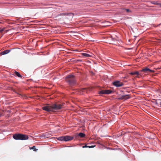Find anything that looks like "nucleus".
<instances>
[{"instance_id":"1","label":"nucleus","mask_w":161,"mask_h":161,"mask_svg":"<svg viewBox=\"0 0 161 161\" xmlns=\"http://www.w3.org/2000/svg\"><path fill=\"white\" fill-rule=\"evenodd\" d=\"M62 108V105L58 104H54L51 106L46 105L42 107L43 110L48 112H53L54 110L60 109Z\"/></svg>"},{"instance_id":"2","label":"nucleus","mask_w":161,"mask_h":161,"mask_svg":"<svg viewBox=\"0 0 161 161\" xmlns=\"http://www.w3.org/2000/svg\"><path fill=\"white\" fill-rule=\"evenodd\" d=\"M13 138L16 140H27L29 138L28 136L16 133L13 135Z\"/></svg>"},{"instance_id":"3","label":"nucleus","mask_w":161,"mask_h":161,"mask_svg":"<svg viewBox=\"0 0 161 161\" xmlns=\"http://www.w3.org/2000/svg\"><path fill=\"white\" fill-rule=\"evenodd\" d=\"M66 80L71 85H74L75 83V80L73 75H68L66 77Z\"/></svg>"},{"instance_id":"4","label":"nucleus","mask_w":161,"mask_h":161,"mask_svg":"<svg viewBox=\"0 0 161 161\" xmlns=\"http://www.w3.org/2000/svg\"><path fill=\"white\" fill-rule=\"evenodd\" d=\"M73 138V137L69 136H62L57 138V139L58 140L66 142L71 140Z\"/></svg>"},{"instance_id":"5","label":"nucleus","mask_w":161,"mask_h":161,"mask_svg":"<svg viewBox=\"0 0 161 161\" xmlns=\"http://www.w3.org/2000/svg\"><path fill=\"white\" fill-rule=\"evenodd\" d=\"M113 85L115 86L118 87L122 86L123 85V83L119 81H116L113 83Z\"/></svg>"},{"instance_id":"6","label":"nucleus","mask_w":161,"mask_h":161,"mask_svg":"<svg viewBox=\"0 0 161 161\" xmlns=\"http://www.w3.org/2000/svg\"><path fill=\"white\" fill-rule=\"evenodd\" d=\"M112 91L110 90H103L99 92V94H109L111 93Z\"/></svg>"},{"instance_id":"7","label":"nucleus","mask_w":161,"mask_h":161,"mask_svg":"<svg viewBox=\"0 0 161 161\" xmlns=\"http://www.w3.org/2000/svg\"><path fill=\"white\" fill-rule=\"evenodd\" d=\"M140 71L141 72H144L145 73H148L149 72H152V73L154 72V71L151 70L150 69H149L147 68H146L145 69H142V70H141Z\"/></svg>"},{"instance_id":"8","label":"nucleus","mask_w":161,"mask_h":161,"mask_svg":"<svg viewBox=\"0 0 161 161\" xmlns=\"http://www.w3.org/2000/svg\"><path fill=\"white\" fill-rule=\"evenodd\" d=\"M91 88H89L88 89L83 88L80 90V93H81L82 94H84L83 92H86L87 93L88 91H91Z\"/></svg>"},{"instance_id":"9","label":"nucleus","mask_w":161,"mask_h":161,"mask_svg":"<svg viewBox=\"0 0 161 161\" xmlns=\"http://www.w3.org/2000/svg\"><path fill=\"white\" fill-rule=\"evenodd\" d=\"M130 97L128 95H124L122 96L121 97V99H127L129 98Z\"/></svg>"},{"instance_id":"10","label":"nucleus","mask_w":161,"mask_h":161,"mask_svg":"<svg viewBox=\"0 0 161 161\" xmlns=\"http://www.w3.org/2000/svg\"><path fill=\"white\" fill-rule=\"evenodd\" d=\"M10 50H5V51H4L3 52H2L1 53L2 54V55H4V54H7V53H9L10 52Z\"/></svg>"},{"instance_id":"11","label":"nucleus","mask_w":161,"mask_h":161,"mask_svg":"<svg viewBox=\"0 0 161 161\" xmlns=\"http://www.w3.org/2000/svg\"><path fill=\"white\" fill-rule=\"evenodd\" d=\"M78 136L81 138H83L85 136V135L82 133H80L78 134Z\"/></svg>"},{"instance_id":"12","label":"nucleus","mask_w":161,"mask_h":161,"mask_svg":"<svg viewBox=\"0 0 161 161\" xmlns=\"http://www.w3.org/2000/svg\"><path fill=\"white\" fill-rule=\"evenodd\" d=\"M14 74L18 76L19 77H22V76L20 75V74L18 72L15 71L14 72Z\"/></svg>"},{"instance_id":"13","label":"nucleus","mask_w":161,"mask_h":161,"mask_svg":"<svg viewBox=\"0 0 161 161\" xmlns=\"http://www.w3.org/2000/svg\"><path fill=\"white\" fill-rule=\"evenodd\" d=\"M131 75H137V74H138V71H136L135 72H131L129 73Z\"/></svg>"},{"instance_id":"14","label":"nucleus","mask_w":161,"mask_h":161,"mask_svg":"<svg viewBox=\"0 0 161 161\" xmlns=\"http://www.w3.org/2000/svg\"><path fill=\"white\" fill-rule=\"evenodd\" d=\"M30 149H33L35 151H36L37 150V149H36L35 146H34L33 147H30Z\"/></svg>"},{"instance_id":"15","label":"nucleus","mask_w":161,"mask_h":161,"mask_svg":"<svg viewBox=\"0 0 161 161\" xmlns=\"http://www.w3.org/2000/svg\"><path fill=\"white\" fill-rule=\"evenodd\" d=\"M83 55L85 57H90V55L87 53H84L83 54Z\"/></svg>"},{"instance_id":"16","label":"nucleus","mask_w":161,"mask_h":161,"mask_svg":"<svg viewBox=\"0 0 161 161\" xmlns=\"http://www.w3.org/2000/svg\"><path fill=\"white\" fill-rule=\"evenodd\" d=\"M94 147V146H87V145H86L85 146H83V148L89 147V148H91V147Z\"/></svg>"},{"instance_id":"17","label":"nucleus","mask_w":161,"mask_h":161,"mask_svg":"<svg viewBox=\"0 0 161 161\" xmlns=\"http://www.w3.org/2000/svg\"><path fill=\"white\" fill-rule=\"evenodd\" d=\"M153 4L155 5H160L161 4L160 3H156V2H153L152 3Z\"/></svg>"},{"instance_id":"18","label":"nucleus","mask_w":161,"mask_h":161,"mask_svg":"<svg viewBox=\"0 0 161 161\" xmlns=\"http://www.w3.org/2000/svg\"><path fill=\"white\" fill-rule=\"evenodd\" d=\"M138 74H137V75L136 76V77L139 78V77H138L139 75L142 76V74L141 73L138 72Z\"/></svg>"},{"instance_id":"19","label":"nucleus","mask_w":161,"mask_h":161,"mask_svg":"<svg viewBox=\"0 0 161 161\" xmlns=\"http://www.w3.org/2000/svg\"><path fill=\"white\" fill-rule=\"evenodd\" d=\"M125 10L126 11V12H131V11L129 9H125Z\"/></svg>"},{"instance_id":"20","label":"nucleus","mask_w":161,"mask_h":161,"mask_svg":"<svg viewBox=\"0 0 161 161\" xmlns=\"http://www.w3.org/2000/svg\"><path fill=\"white\" fill-rule=\"evenodd\" d=\"M3 31V30H0V32H1Z\"/></svg>"},{"instance_id":"21","label":"nucleus","mask_w":161,"mask_h":161,"mask_svg":"<svg viewBox=\"0 0 161 161\" xmlns=\"http://www.w3.org/2000/svg\"><path fill=\"white\" fill-rule=\"evenodd\" d=\"M160 106L161 107V101L160 102Z\"/></svg>"},{"instance_id":"22","label":"nucleus","mask_w":161,"mask_h":161,"mask_svg":"<svg viewBox=\"0 0 161 161\" xmlns=\"http://www.w3.org/2000/svg\"><path fill=\"white\" fill-rule=\"evenodd\" d=\"M2 116V114L1 113H0V117H1Z\"/></svg>"}]
</instances>
